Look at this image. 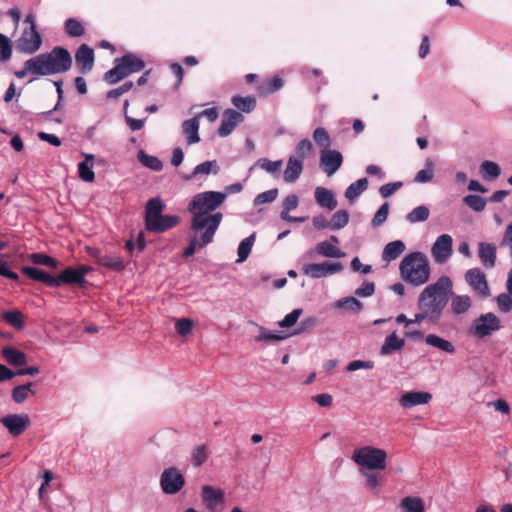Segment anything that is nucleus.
<instances>
[{"label": "nucleus", "mask_w": 512, "mask_h": 512, "mask_svg": "<svg viewBox=\"0 0 512 512\" xmlns=\"http://www.w3.org/2000/svg\"><path fill=\"white\" fill-rule=\"evenodd\" d=\"M227 198V193L220 191H204L193 196L188 204V211L192 214L191 230L216 233L223 215L215 210Z\"/></svg>", "instance_id": "nucleus-1"}, {"label": "nucleus", "mask_w": 512, "mask_h": 512, "mask_svg": "<svg viewBox=\"0 0 512 512\" xmlns=\"http://www.w3.org/2000/svg\"><path fill=\"white\" fill-rule=\"evenodd\" d=\"M351 459L357 465L366 488L370 491H379L385 483L382 472L386 470L388 463L386 450L364 445L353 450Z\"/></svg>", "instance_id": "nucleus-2"}, {"label": "nucleus", "mask_w": 512, "mask_h": 512, "mask_svg": "<svg viewBox=\"0 0 512 512\" xmlns=\"http://www.w3.org/2000/svg\"><path fill=\"white\" fill-rule=\"evenodd\" d=\"M453 283L450 277L441 276L436 282L427 285L418 297V310L415 321L438 322L447 306Z\"/></svg>", "instance_id": "nucleus-3"}, {"label": "nucleus", "mask_w": 512, "mask_h": 512, "mask_svg": "<svg viewBox=\"0 0 512 512\" xmlns=\"http://www.w3.org/2000/svg\"><path fill=\"white\" fill-rule=\"evenodd\" d=\"M72 66V57L67 49L54 47L48 53H42L30 58L29 68L36 72V76H46L64 73Z\"/></svg>", "instance_id": "nucleus-4"}, {"label": "nucleus", "mask_w": 512, "mask_h": 512, "mask_svg": "<svg viewBox=\"0 0 512 512\" xmlns=\"http://www.w3.org/2000/svg\"><path fill=\"white\" fill-rule=\"evenodd\" d=\"M399 271L405 282L418 287L428 282L431 269L427 256L417 251L404 256Z\"/></svg>", "instance_id": "nucleus-5"}, {"label": "nucleus", "mask_w": 512, "mask_h": 512, "mask_svg": "<svg viewBox=\"0 0 512 512\" xmlns=\"http://www.w3.org/2000/svg\"><path fill=\"white\" fill-rule=\"evenodd\" d=\"M165 208V204L161 198L156 197L150 199L145 209V224L149 231L160 233L174 227L179 218L177 216L166 215L161 213Z\"/></svg>", "instance_id": "nucleus-6"}, {"label": "nucleus", "mask_w": 512, "mask_h": 512, "mask_svg": "<svg viewBox=\"0 0 512 512\" xmlns=\"http://www.w3.org/2000/svg\"><path fill=\"white\" fill-rule=\"evenodd\" d=\"M501 327L500 318L496 314L488 312L479 315L473 320L468 329V333L481 339L499 331Z\"/></svg>", "instance_id": "nucleus-7"}, {"label": "nucleus", "mask_w": 512, "mask_h": 512, "mask_svg": "<svg viewBox=\"0 0 512 512\" xmlns=\"http://www.w3.org/2000/svg\"><path fill=\"white\" fill-rule=\"evenodd\" d=\"M159 485L164 494L175 495L183 489L185 477L177 467L171 466L162 471Z\"/></svg>", "instance_id": "nucleus-8"}, {"label": "nucleus", "mask_w": 512, "mask_h": 512, "mask_svg": "<svg viewBox=\"0 0 512 512\" xmlns=\"http://www.w3.org/2000/svg\"><path fill=\"white\" fill-rule=\"evenodd\" d=\"M343 269L344 266L341 262L330 260L320 263H308L302 266L303 274L313 279L329 277L340 273Z\"/></svg>", "instance_id": "nucleus-9"}, {"label": "nucleus", "mask_w": 512, "mask_h": 512, "mask_svg": "<svg viewBox=\"0 0 512 512\" xmlns=\"http://www.w3.org/2000/svg\"><path fill=\"white\" fill-rule=\"evenodd\" d=\"M431 256L436 264H445L453 254V238L449 234L439 235L431 246Z\"/></svg>", "instance_id": "nucleus-10"}, {"label": "nucleus", "mask_w": 512, "mask_h": 512, "mask_svg": "<svg viewBox=\"0 0 512 512\" xmlns=\"http://www.w3.org/2000/svg\"><path fill=\"white\" fill-rule=\"evenodd\" d=\"M42 45V37L38 30L24 29L16 41L17 51L23 54H34Z\"/></svg>", "instance_id": "nucleus-11"}, {"label": "nucleus", "mask_w": 512, "mask_h": 512, "mask_svg": "<svg viewBox=\"0 0 512 512\" xmlns=\"http://www.w3.org/2000/svg\"><path fill=\"white\" fill-rule=\"evenodd\" d=\"M30 417L26 413L8 414L0 418V423L8 430L12 437H18L30 425Z\"/></svg>", "instance_id": "nucleus-12"}, {"label": "nucleus", "mask_w": 512, "mask_h": 512, "mask_svg": "<svg viewBox=\"0 0 512 512\" xmlns=\"http://www.w3.org/2000/svg\"><path fill=\"white\" fill-rule=\"evenodd\" d=\"M464 278L466 283L475 294L481 297H488L490 295V289L486 275L480 268L468 269L465 272Z\"/></svg>", "instance_id": "nucleus-13"}, {"label": "nucleus", "mask_w": 512, "mask_h": 512, "mask_svg": "<svg viewBox=\"0 0 512 512\" xmlns=\"http://www.w3.org/2000/svg\"><path fill=\"white\" fill-rule=\"evenodd\" d=\"M343 162L342 154L334 149H322L320 153V164L327 176H332L341 167Z\"/></svg>", "instance_id": "nucleus-14"}, {"label": "nucleus", "mask_w": 512, "mask_h": 512, "mask_svg": "<svg viewBox=\"0 0 512 512\" xmlns=\"http://www.w3.org/2000/svg\"><path fill=\"white\" fill-rule=\"evenodd\" d=\"M338 244V237L332 235L329 237V239L317 243L315 250L317 254L322 257L343 258L346 254L338 247Z\"/></svg>", "instance_id": "nucleus-15"}, {"label": "nucleus", "mask_w": 512, "mask_h": 512, "mask_svg": "<svg viewBox=\"0 0 512 512\" xmlns=\"http://www.w3.org/2000/svg\"><path fill=\"white\" fill-rule=\"evenodd\" d=\"M202 500L207 509L211 512H217L224 502V492L206 485L202 488Z\"/></svg>", "instance_id": "nucleus-16"}, {"label": "nucleus", "mask_w": 512, "mask_h": 512, "mask_svg": "<svg viewBox=\"0 0 512 512\" xmlns=\"http://www.w3.org/2000/svg\"><path fill=\"white\" fill-rule=\"evenodd\" d=\"M478 257L481 264L487 268L492 269L497 262V246L492 242L481 241L477 245Z\"/></svg>", "instance_id": "nucleus-17"}, {"label": "nucleus", "mask_w": 512, "mask_h": 512, "mask_svg": "<svg viewBox=\"0 0 512 512\" xmlns=\"http://www.w3.org/2000/svg\"><path fill=\"white\" fill-rule=\"evenodd\" d=\"M243 115L236 110L227 109L223 113L221 125L218 129L220 137H227L232 133L235 127L243 121Z\"/></svg>", "instance_id": "nucleus-18"}, {"label": "nucleus", "mask_w": 512, "mask_h": 512, "mask_svg": "<svg viewBox=\"0 0 512 512\" xmlns=\"http://www.w3.org/2000/svg\"><path fill=\"white\" fill-rule=\"evenodd\" d=\"M193 235L190 237L189 246L184 251L185 257L192 256L196 250L205 247L213 241L214 233L203 231H192Z\"/></svg>", "instance_id": "nucleus-19"}, {"label": "nucleus", "mask_w": 512, "mask_h": 512, "mask_svg": "<svg viewBox=\"0 0 512 512\" xmlns=\"http://www.w3.org/2000/svg\"><path fill=\"white\" fill-rule=\"evenodd\" d=\"M432 395L425 391H411L405 392L399 398V405L403 408L409 409L418 405H424L431 401Z\"/></svg>", "instance_id": "nucleus-20"}, {"label": "nucleus", "mask_w": 512, "mask_h": 512, "mask_svg": "<svg viewBox=\"0 0 512 512\" xmlns=\"http://www.w3.org/2000/svg\"><path fill=\"white\" fill-rule=\"evenodd\" d=\"M76 65L81 73L91 71L94 65V51L86 44H82L75 54Z\"/></svg>", "instance_id": "nucleus-21"}, {"label": "nucleus", "mask_w": 512, "mask_h": 512, "mask_svg": "<svg viewBox=\"0 0 512 512\" xmlns=\"http://www.w3.org/2000/svg\"><path fill=\"white\" fill-rule=\"evenodd\" d=\"M314 197H315L316 203L321 208L327 209L329 211L334 210L338 205V202H337V199H336L334 193L325 187H321V186L316 187L315 191H314Z\"/></svg>", "instance_id": "nucleus-22"}, {"label": "nucleus", "mask_w": 512, "mask_h": 512, "mask_svg": "<svg viewBox=\"0 0 512 512\" xmlns=\"http://www.w3.org/2000/svg\"><path fill=\"white\" fill-rule=\"evenodd\" d=\"M304 168V161L296 156H289L286 168L283 173V179L287 183L295 182L302 174Z\"/></svg>", "instance_id": "nucleus-23"}, {"label": "nucleus", "mask_w": 512, "mask_h": 512, "mask_svg": "<svg viewBox=\"0 0 512 512\" xmlns=\"http://www.w3.org/2000/svg\"><path fill=\"white\" fill-rule=\"evenodd\" d=\"M450 309L456 315L466 314L472 307V298L469 295H460L450 292Z\"/></svg>", "instance_id": "nucleus-24"}, {"label": "nucleus", "mask_w": 512, "mask_h": 512, "mask_svg": "<svg viewBox=\"0 0 512 512\" xmlns=\"http://www.w3.org/2000/svg\"><path fill=\"white\" fill-rule=\"evenodd\" d=\"M22 273L25 274L27 277H29L32 280L39 281L47 286L50 287H57V281L56 277L50 275L49 273L45 272L44 270L24 266L21 269Z\"/></svg>", "instance_id": "nucleus-25"}, {"label": "nucleus", "mask_w": 512, "mask_h": 512, "mask_svg": "<svg viewBox=\"0 0 512 512\" xmlns=\"http://www.w3.org/2000/svg\"><path fill=\"white\" fill-rule=\"evenodd\" d=\"M424 341L426 345L434 347L441 352L447 354H454L456 352V347L451 341L444 339L436 334H427Z\"/></svg>", "instance_id": "nucleus-26"}, {"label": "nucleus", "mask_w": 512, "mask_h": 512, "mask_svg": "<svg viewBox=\"0 0 512 512\" xmlns=\"http://www.w3.org/2000/svg\"><path fill=\"white\" fill-rule=\"evenodd\" d=\"M220 171V167L216 160H209L196 165L192 173L186 176V180H192L198 176L216 175Z\"/></svg>", "instance_id": "nucleus-27"}, {"label": "nucleus", "mask_w": 512, "mask_h": 512, "mask_svg": "<svg viewBox=\"0 0 512 512\" xmlns=\"http://www.w3.org/2000/svg\"><path fill=\"white\" fill-rule=\"evenodd\" d=\"M1 355L5 361L12 366H23L27 363L26 354L12 346L3 347L1 349Z\"/></svg>", "instance_id": "nucleus-28"}, {"label": "nucleus", "mask_w": 512, "mask_h": 512, "mask_svg": "<svg viewBox=\"0 0 512 512\" xmlns=\"http://www.w3.org/2000/svg\"><path fill=\"white\" fill-rule=\"evenodd\" d=\"M198 117L185 120L182 123V131L186 137L187 144L192 145L200 141Z\"/></svg>", "instance_id": "nucleus-29"}, {"label": "nucleus", "mask_w": 512, "mask_h": 512, "mask_svg": "<svg viewBox=\"0 0 512 512\" xmlns=\"http://www.w3.org/2000/svg\"><path fill=\"white\" fill-rule=\"evenodd\" d=\"M405 345V340L399 338L396 332H392L384 339V342L380 348V354L382 356H388L396 351H399Z\"/></svg>", "instance_id": "nucleus-30"}, {"label": "nucleus", "mask_w": 512, "mask_h": 512, "mask_svg": "<svg viewBox=\"0 0 512 512\" xmlns=\"http://www.w3.org/2000/svg\"><path fill=\"white\" fill-rule=\"evenodd\" d=\"M333 308L347 313H359L363 309V303L357 298L348 296L334 302Z\"/></svg>", "instance_id": "nucleus-31"}, {"label": "nucleus", "mask_w": 512, "mask_h": 512, "mask_svg": "<svg viewBox=\"0 0 512 512\" xmlns=\"http://www.w3.org/2000/svg\"><path fill=\"white\" fill-rule=\"evenodd\" d=\"M97 263L115 271H122L126 267V263L120 255L102 254L97 257Z\"/></svg>", "instance_id": "nucleus-32"}, {"label": "nucleus", "mask_w": 512, "mask_h": 512, "mask_svg": "<svg viewBox=\"0 0 512 512\" xmlns=\"http://www.w3.org/2000/svg\"><path fill=\"white\" fill-rule=\"evenodd\" d=\"M85 160L78 164V175L79 178L84 182H93L95 179V173L93 171V154H84Z\"/></svg>", "instance_id": "nucleus-33"}, {"label": "nucleus", "mask_w": 512, "mask_h": 512, "mask_svg": "<svg viewBox=\"0 0 512 512\" xmlns=\"http://www.w3.org/2000/svg\"><path fill=\"white\" fill-rule=\"evenodd\" d=\"M57 281V287L62 284H75V285H83L82 275L77 273L76 268L67 267L64 269L59 275L55 276Z\"/></svg>", "instance_id": "nucleus-34"}, {"label": "nucleus", "mask_w": 512, "mask_h": 512, "mask_svg": "<svg viewBox=\"0 0 512 512\" xmlns=\"http://www.w3.org/2000/svg\"><path fill=\"white\" fill-rule=\"evenodd\" d=\"M289 337V334L283 331H273L265 327L259 326V334L255 337L256 342H280Z\"/></svg>", "instance_id": "nucleus-35"}, {"label": "nucleus", "mask_w": 512, "mask_h": 512, "mask_svg": "<svg viewBox=\"0 0 512 512\" xmlns=\"http://www.w3.org/2000/svg\"><path fill=\"white\" fill-rule=\"evenodd\" d=\"M405 244L401 240H395L385 245L382 252V259L386 262H391L397 259L404 251Z\"/></svg>", "instance_id": "nucleus-36"}, {"label": "nucleus", "mask_w": 512, "mask_h": 512, "mask_svg": "<svg viewBox=\"0 0 512 512\" xmlns=\"http://www.w3.org/2000/svg\"><path fill=\"white\" fill-rule=\"evenodd\" d=\"M401 512H425L423 499L416 496H407L401 499L399 503Z\"/></svg>", "instance_id": "nucleus-37"}, {"label": "nucleus", "mask_w": 512, "mask_h": 512, "mask_svg": "<svg viewBox=\"0 0 512 512\" xmlns=\"http://www.w3.org/2000/svg\"><path fill=\"white\" fill-rule=\"evenodd\" d=\"M367 187V178L358 179L347 187L345 191L346 199L349 201V203H354L358 197L367 189Z\"/></svg>", "instance_id": "nucleus-38"}, {"label": "nucleus", "mask_w": 512, "mask_h": 512, "mask_svg": "<svg viewBox=\"0 0 512 512\" xmlns=\"http://www.w3.org/2000/svg\"><path fill=\"white\" fill-rule=\"evenodd\" d=\"M36 391L33 390V383L29 382L27 384L15 386L12 389L11 397L12 400L17 404L24 403L30 395H35Z\"/></svg>", "instance_id": "nucleus-39"}, {"label": "nucleus", "mask_w": 512, "mask_h": 512, "mask_svg": "<svg viewBox=\"0 0 512 512\" xmlns=\"http://www.w3.org/2000/svg\"><path fill=\"white\" fill-rule=\"evenodd\" d=\"M128 75L129 74L126 71L124 65L118 58L115 60V66L105 73L104 80L109 84H115L121 81L123 78L127 77Z\"/></svg>", "instance_id": "nucleus-40"}, {"label": "nucleus", "mask_w": 512, "mask_h": 512, "mask_svg": "<svg viewBox=\"0 0 512 512\" xmlns=\"http://www.w3.org/2000/svg\"><path fill=\"white\" fill-rule=\"evenodd\" d=\"M119 59L129 75L141 71L145 66L144 61L133 54H126Z\"/></svg>", "instance_id": "nucleus-41"}, {"label": "nucleus", "mask_w": 512, "mask_h": 512, "mask_svg": "<svg viewBox=\"0 0 512 512\" xmlns=\"http://www.w3.org/2000/svg\"><path fill=\"white\" fill-rule=\"evenodd\" d=\"M480 173L486 180H495L500 176L501 168L496 162L485 160L480 165Z\"/></svg>", "instance_id": "nucleus-42"}, {"label": "nucleus", "mask_w": 512, "mask_h": 512, "mask_svg": "<svg viewBox=\"0 0 512 512\" xmlns=\"http://www.w3.org/2000/svg\"><path fill=\"white\" fill-rule=\"evenodd\" d=\"M255 242V233L243 239L237 249L238 258L236 260L237 263H242L247 260L249 257L252 247Z\"/></svg>", "instance_id": "nucleus-43"}, {"label": "nucleus", "mask_w": 512, "mask_h": 512, "mask_svg": "<svg viewBox=\"0 0 512 512\" xmlns=\"http://www.w3.org/2000/svg\"><path fill=\"white\" fill-rule=\"evenodd\" d=\"M430 216V210L425 205H420L414 208L411 212L406 215V220L411 223H419L426 221Z\"/></svg>", "instance_id": "nucleus-44"}, {"label": "nucleus", "mask_w": 512, "mask_h": 512, "mask_svg": "<svg viewBox=\"0 0 512 512\" xmlns=\"http://www.w3.org/2000/svg\"><path fill=\"white\" fill-rule=\"evenodd\" d=\"M282 164V160L271 161L267 158H260L255 163L256 166L272 175L279 174Z\"/></svg>", "instance_id": "nucleus-45"}, {"label": "nucleus", "mask_w": 512, "mask_h": 512, "mask_svg": "<svg viewBox=\"0 0 512 512\" xmlns=\"http://www.w3.org/2000/svg\"><path fill=\"white\" fill-rule=\"evenodd\" d=\"M463 202L473 211L482 212L486 205L487 200L479 195L469 194L463 198Z\"/></svg>", "instance_id": "nucleus-46"}, {"label": "nucleus", "mask_w": 512, "mask_h": 512, "mask_svg": "<svg viewBox=\"0 0 512 512\" xmlns=\"http://www.w3.org/2000/svg\"><path fill=\"white\" fill-rule=\"evenodd\" d=\"M232 104L242 112L249 113L255 108L256 100L254 97L251 96H234L232 98Z\"/></svg>", "instance_id": "nucleus-47"}, {"label": "nucleus", "mask_w": 512, "mask_h": 512, "mask_svg": "<svg viewBox=\"0 0 512 512\" xmlns=\"http://www.w3.org/2000/svg\"><path fill=\"white\" fill-rule=\"evenodd\" d=\"M349 213L347 210L340 209L336 211L331 218V230H340L344 228L349 222Z\"/></svg>", "instance_id": "nucleus-48"}, {"label": "nucleus", "mask_w": 512, "mask_h": 512, "mask_svg": "<svg viewBox=\"0 0 512 512\" xmlns=\"http://www.w3.org/2000/svg\"><path fill=\"white\" fill-rule=\"evenodd\" d=\"M2 319L16 329H22L25 324L23 314L19 310L4 312Z\"/></svg>", "instance_id": "nucleus-49"}, {"label": "nucleus", "mask_w": 512, "mask_h": 512, "mask_svg": "<svg viewBox=\"0 0 512 512\" xmlns=\"http://www.w3.org/2000/svg\"><path fill=\"white\" fill-rule=\"evenodd\" d=\"M208 458V451L206 445H198L193 448L191 452V462L194 467H200Z\"/></svg>", "instance_id": "nucleus-50"}, {"label": "nucleus", "mask_w": 512, "mask_h": 512, "mask_svg": "<svg viewBox=\"0 0 512 512\" xmlns=\"http://www.w3.org/2000/svg\"><path fill=\"white\" fill-rule=\"evenodd\" d=\"M138 159L144 166L154 171H160L163 167V164L159 158L156 156L148 155L142 150L138 153Z\"/></svg>", "instance_id": "nucleus-51"}, {"label": "nucleus", "mask_w": 512, "mask_h": 512, "mask_svg": "<svg viewBox=\"0 0 512 512\" xmlns=\"http://www.w3.org/2000/svg\"><path fill=\"white\" fill-rule=\"evenodd\" d=\"M433 176H434V163L431 159H427L426 160V168L420 170L416 174L414 181L417 183H427L433 179Z\"/></svg>", "instance_id": "nucleus-52"}, {"label": "nucleus", "mask_w": 512, "mask_h": 512, "mask_svg": "<svg viewBox=\"0 0 512 512\" xmlns=\"http://www.w3.org/2000/svg\"><path fill=\"white\" fill-rule=\"evenodd\" d=\"M66 33L71 37L82 36L85 32L84 26L75 18H69L65 22Z\"/></svg>", "instance_id": "nucleus-53"}, {"label": "nucleus", "mask_w": 512, "mask_h": 512, "mask_svg": "<svg viewBox=\"0 0 512 512\" xmlns=\"http://www.w3.org/2000/svg\"><path fill=\"white\" fill-rule=\"evenodd\" d=\"M29 259L36 265H44L51 268L58 267V261L43 253H32Z\"/></svg>", "instance_id": "nucleus-54"}, {"label": "nucleus", "mask_w": 512, "mask_h": 512, "mask_svg": "<svg viewBox=\"0 0 512 512\" xmlns=\"http://www.w3.org/2000/svg\"><path fill=\"white\" fill-rule=\"evenodd\" d=\"M12 56V41L0 33V61H8Z\"/></svg>", "instance_id": "nucleus-55"}, {"label": "nucleus", "mask_w": 512, "mask_h": 512, "mask_svg": "<svg viewBox=\"0 0 512 512\" xmlns=\"http://www.w3.org/2000/svg\"><path fill=\"white\" fill-rule=\"evenodd\" d=\"M499 245L501 248L508 250L512 261V221L506 225Z\"/></svg>", "instance_id": "nucleus-56"}, {"label": "nucleus", "mask_w": 512, "mask_h": 512, "mask_svg": "<svg viewBox=\"0 0 512 512\" xmlns=\"http://www.w3.org/2000/svg\"><path fill=\"white\" fill-rule=\"evenodd\" d=\"M313 139L316 142V144L322 146L323 149H328L331 145L330 136L327 133V131L322 127H318L314 130Z\"/></svg>", "instance_id": "nucleus-57"}, {"label": "nucleus", "mask_w": 512, "mask_h": 512, "mask_svg": "<svg viewBox=\"0 0 512 512\" xmlns=\"http://www.w3.org/2000/svg\"><path fill=\"white\" fill-rule=\"evenodd\" d=\"M278 196V189H270L265 192H262L258 194L254 199V205L258 206L261 204L271 203L273 202Z\"/></svg>", "instance_id": "nucleus-58"}, {"label": "nucleus", "mask_w": 512, "mask_h": 512, "mask_svg": "<svg viewBox=\"0 0 512 512\" xmlns=\"http://www.w3.org/2000/svg\"><path fill=\"white\" fill-rule=\"evenodd\" d=\"M388 213H389V204L387 202H385L380 206V208L375 213V215L372 219V226L373 227L381 226L387 220Z\"/></svg>", "instance_id": "nucleus-59"}, {"label": "nucleus", "mask_w": 512, "mask_h": 512, "mask_svg": "<svg viewBox=\"0 0 512 512\" xmlns=\"http://www.w3.org/2000/svg\"><path fill=\"white\" fill-rule=\"evenodd\" d=\"M496 303L501 312L507 313L512 309V295L509 292L501 293L496 297Z\"/></svg>", "instance_id": "nucleus-60"}, {"label": "nucleus", "mask_w": 512, "mask_h": 512, "mask_svg": "<svg viewBox=\"0 0 512 512\" xmlns=\"http://www.w3.org/2000/svg\"><path fill=\"white\" fill-rule=\"evenodd\" d=\"M313 145L307 138L302 139L296 146V158H301L302 161L311 153Z\"/></svg>", "instance_id": "nucleus-61"}, {"label": "nucleus", "mask_w": 512, "mask_h": 512, "mask_svg": "<svg viewBox=\"0 0 512 512\" xmlns=\"http://www.w3.org/2000/svg\"><path fill=\"white\" fill-rule=\"evenodd\" d=\"M283 85V80L280 77L275 76L271 80L263 84V86L260 88V91L265 94L273 93L282 88Z\"/></svg>", "instance_id": "nucleus-62"}, {"label": "nucleus", "mask_w": 512, "mask_h": 512, "mask_svg": "<svg viewBox=\"0 0 512 512\" xmlns=\"http://www.w3.org/2000/svg\"><path fill=\"white\" fill-rule=\"evenodd\" d=\"M302 314V309H294L290 313H288L281 321L278 322V325L282 328H289L296 324L300 315Z\"/></svg>", "instance_id": "nucleus-63"}, {"label": "nucleus", "mask_w": 512, "mask_h": 512, "mask_svg": "<svg viewBox=\"0 0 512 512\" xmlns=\"http://www.w3.org/2000/svg\"><path fill=\"white\" fill-rule=\"evenodd\" d=\"M375 292V284L371 281H364L358 288L355 290V295L362 298L370 297Z\"/></svg>", "instance_id": "nucleus-64"}]
</instances>
